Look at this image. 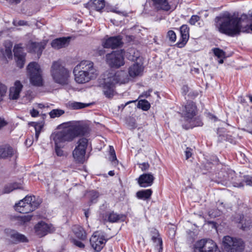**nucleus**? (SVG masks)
<instances>
[{
	"mask_svg": "<svg viewBox=\"0 0 252 252\" xmlns=\"http://www.w3.org/2000/svg\"><path fill=\"white\" fill-rule=\"evenodd\" d=\"M216 27L220 33L230 37L239 35L241 32L249 33L251 32L250 24L242 26V17H239L228 12L215 18Z\"/></svg>",
	"mask_w": 252,
	"mask_h": 252,
	"instance_id": "1",
	"label": "nucleus"
},
{
	"mask_svg": "<svg viewBox=\"0 0 252 252\" xmlns=\"http://www.w3.org/2000/svg\"><path fill=\"white\" fill-rule=\"evenodd\" d=\"M74 79L78 84H84L96 78V70L94 64L89 61H82L74 68Z\"/></svg>",
	"mask_w": 252,
	"mask_h": 252,
	"instance_id": "2",
	"label": "nucleus"
},
{
	"mask_svg": "<svg viewBox=\"0 0 252 252\" xmlns=\"http://www.w3.org/2000/svg\"><path fill=\"white\" fill-rule=\"evenodd\" d=\"M50 73L55 83L62 86L68 84L71 77V70L67 68L61 60L52 63Z\"/></svg>",
	"mask_w": 252,
	"mask_h": 252,
	"instance_id": "3",
	"label": "nucleus"
},
{
	"mask_svg": "<svg viewBox=\"0 0 252 252\" xmlns=\"http://www.w3.org/2000/svg\"><path fill=\"white\" fill-rule=\"evenodd\" d=\"M124 77L123 71H117L115 72H109L107 77L103 79V83L100 86L104 95L109 98H112L114 95L115 85L122 83Z\"/></svg>",
	"mask_w": 252,
	"mask_h": 252,
	"instance_id": "4",
	"label": "nucleus"
},
{
	"mask_svg": "<svg viewBox=\"0 0 252 252\" xmlns=\"http://www.w3.org/2000/svg\"><path fill=\"white\" fill-rule=\"evenodd\" d=\"M40 205L34 195H27L14 205L15 210L22 214H27L34 211Z\"/></svg>",
	"mask_w": 252,
	"mask_h": 252,
	"instance_id": "5",
	"label": "nucleus"
},
{
	"mask_svg": "<svg viewBox=\"0 0 252 252\" xmlns=\"http://www.w3.org/2000/svg\"><path fill=\"white\" fill-rule=\"evenodd\" d=\"M27 69L31 84L35 86H42L43 79L41 75L42 71L39 65L34 62L30 63L28 64Z\"/></svg>",
	"mask_w": 252,
	"mask_h": 252,
	"instance_id": "6",
	"label": "nucleus"
},
{
	"mask_svg": "<svg viewBox=\"0 0 252 252\" xmlns=\"http://www.w3.org/2000/svg\"><path fill=\"white\" fill-rule=\"evenodd\" d=\"M88 146V139L82 137L77 142V145L72 152V156L75 161L77 163L83 164L86 161L85 155Z\"/></svg>",
	"mask_w": 252,
	"mask_h": 252,
	"instance_id": "7",
	"label": "nucleus"
},
{
	"mask_svg": "<svg viewBox=\"0 0 252 252\" xmlns=\"http://www.w3.org/2000/svg\"><path fill=\"white\" fill-rule=\"evenodd\" d=\"M223 243L227 252H242L244 250V242L240 238L226 236L223 237Z\"/></svg>",
	"mask_w": 252,
	"mask_h": 252,
	"instance_id": "8",
	"label": "nucleus"
},
{
	"mask_svg": "<svg viewBox=\"0 0 252 252\" xmlns=\"http://www.w3.org/2000/svg\"><path fill=\"white\" fill-rule=\"evenodd\" d=\"M180 110L182 117L187 121L193 119L197 116L198 110L195 102L188 100L182 105Z\"/></svg>",
	"mask_w": 252,
	"mask_h": 252,
	"instance_id": "9",
	"label": "nucleus"
},
{
	"mask_svg": "<svg viewBox=\"0 0 252 252\" xmlns=\"http://www.w3.org/2000/svg\"><path fill=\"white\" fill-rule=\"evenodd\" d=\"M106 62L111 68H119L125 64L124 56L123 52L114 51L106 55Z\"/></svg>",
	"mask_w": 252,
	"mask_h": 252,
	"instance_id": "10",
	"label": "nucleus"
},
{
	"mask_svg": "<svg viewBox=\"0 0 252 252\" xmlns=\"http://www.w3.org/2000/svg\"><path fill=\"white\" fill-rule=\"evenodd\" d=\"M232 221L237 224V227L243 231L252 229V219L245 217L243 213H236L232 217Z\"/></svg>",
	"mask_w": 252,
	"mask_h": 252,
	"instance_id": "11",
	"label": "nucleus"
},
{
	"mask_svg": "<svg viewBox=\"0 0 252 252\" xmlns=\"http://www.w3.org/2000/svg\"><path fill=\"white\" fill-rule=\"evenodd\" d=\"M107 241L103 233L98 231L94 232L90 240L91 246L97 252L101 251Z\"/></svg>",
	"mask_w": 252,
	"mask_h": 252,
	"instance_id": "12",
	"label": "nucleus"
},
{
	"mask_svg": "<svg viewBox=\"0 0 252 252\" xmlns=\"http://www.w3.org/2000/svg\"><path fill=\"white\" fill-rule=\"evenodd\" d=\"M196 249L199 252H217L218 247L216 243L211 239H201L198 241Z\"/></svg>",
	"mask_w": 252,
	"mask_h": 252,
	"instance_id": "13",
	"label": "nucleus"
},
{
	"mask_svg": "<svg viewBox=\"0 0 252 252\" xmlns=\"http://www.w3.org/2000/svg\"><path fill=\"white\" fill-rule=\"evenodd\" d=\"M35 233L39 237H42L48 233H53L55 231V227L51 223H47L41 220L34 226Z\"/></svg>",
	"mask_w": 252,
	"mask_h": 252,
	"instance_id": "14",
	"label": "nucleus"
},
{
	"mask_svg": "<svg viewBox=\"0 0 252 252\" xmlns=\"http://www.w3.org/2000/svg\"><path fill=\"white\" fill-rule=\"evenodd\" d=\"M5 233L8 237V240L9 244L16 245L29 242V239L25 235L20 233L15 230L8 229Z\"/></svg>",
	"mask_w": 252,
	"mask_h": 252,
	"instance_id": "15",
	"label": "nucleus"
},
{
	"mask_svg": "<svg viewBox=\"0 0 252 252\" xmlns=\"http://www.w3.org/2000/svg\"><path fill=\"white\" fill-rule=\"evenodd\" d=\"M53 139L55 144H63L64 146L66 142H71L74 140L68 128L57 132Z\"/></svg>",
	"mask_w": 252,
	"mask_h": 252,
	"instance_id": "16",
	"label": "nucleus"
},
{
	"mask_svg": "<svg viewBox=\"0 0 252 252\" xmlns=\"http://www.w3.org/2000/svg\"><path fill=\"white\" fill-rule=\"evenodd\" d=\"M102 44L104 48L115 49L121 47L124 43L122 36L117 35L104 39Z\"/></svg>",
	"mask_w": 252,
	"mask_h": 252,
	"instance_id": "17",
	"label": "nucleus"
},
{
	"mask_svg": "<svg viewBox=\"0 0 252 252\" xmlns=\"http://www.w3.org/2000/svg\"><path fill=\"white\" fill-rule=\"evenodd\" d=\"M22 44H15L13 48L14 56L15 59L17 66L20 68L24 67L25 61L26 54L24 52Z\"/></svg>",
	"mask_w": 252,
	"mask_h": 252,
	"instance_id": "18",
	"label": "nucleus"
},
{
	"mask_svg": "<svg viewBox=\"0 0 252 252\" xmlns=\"http://www.w3.org/2000/svg\"><path fill=\"white\" fill-rule=\"evenodd\" d=\"M68 129L73 139L78 136H84L89 133L88 126L81 125L78 122H76L74 124L70 126Z\"/></svg>",
	"mask_w": 252,
	"mask_h": 252,
	"instance_id": "19",
	"label": "nucleus"
},
{
	"mask_svg": "<svg viewBox=\"0 0 252 252\" xmlns=\"http://www.w3.org/2000/svg\"><path fill=\"white\" fill-rule=\"evenodd\" d=\"M189 27L187 24L182 25L179 28L180 37L175 45L180 48L184 47L187 43L189 38Z\"/></svg>",
	"mask_w": 252,
	"mask_h": 252,
	"instance_id": "20",
	"label": "nucleus"
},
{
	"mask_svg": "<svg viewBox=\"0 0 252 252\" xmlns=\"http://www.w3.org/2000/svg\"><path fill=\"white\" fill-rule=\"evenodd\" d=\"M218 177L221 182H232L236 177V173L231 169L222 168L219 172Z\"/></svg>",
	"mask_w": 252,
	"mask_h": 252,
	"instance_id": "21",
	"label": "nucleus"
},
{
	"mask_svg": "<svg viewBox=\"0 0 252 252\" xmlns=\"http://www.w3.org/2000/svg\"><path fill=\"white\" fill-rule=\"evenodd\" d=\"M102 220L105 222L114 223L121 220L124 221L126 218V216L124 214H118L115 213L113 211H106L101 214Z\"/></svg>",
	"mask_w": 252,
	"mask_h": 252,
	"instance_id": "22",
	"label": "nucleus"
},
{
	"mask_svg": "<svg viewBox=\"0 0 252 252\" xmlns=\"http://www.w3.org/2000/svg\"><path fill=\"white\" fill-rule=\"evenodd\" d=\"M155 180V177L151 173H143L137 179L139 186L141 188L151 186Z\"/></svg>",
	"mask_w": 252,
	"mask_h": 252,
	"instance_id": "23",
	"label": "nucleus"
},
{
	"mask_svg": "<svg viewBox=\"0 0 252 252\" xmlns=\"http://www.w3.org/2000/svg\"><path fill=\"white\" fill-rule=\"evenodd\" d=\"M16 154V151L8 144L0 146V158L8 159L11 158Z\"/></svg>",
	"mask_w": 252,
	"mask_h": 252,
	"instance_id": "24",
	"label": "nucleus"
},
{
	"mask_svg": "<svg viewBox=\"0 0 252 252\" xmlns=\"http://www.w3.org/2000/svg\"><path fill=\"white\" fill-rule=\"evenodd\" d=\"M151 1L157 11H168L171 9L168 0H151Z\"/></svg>",
	"mask_w": 252,
	"mask_h": 252,
	"instance_id": "25",
	"label": "nucleus"
},
{
	"mask_svg": "<svg viewBox=\"0 0 252 252\" xmlns=\"http://www.w3.org/2000/svg\"><path fill=\"white\" fill-rule=\"evenodd\" d=\"M84 5L88 9H93L101 12L105 7V1L104 0H91L90 1L85 3Z\"/></svg>",
	"mask_w": 252,
	"mask_h": 252,
	"instance_id": "26",
	"label": "nucleus"
},
{
	"mask_svg": "<svg viewBox=\"0 0 252 252\" xmlns=\"http://www.w3.org/2000/svg\"><path fill=\"white\" fill-rule=\"evenodd\" d=\"M45 47V44L43 42H31L28 46L29 52L36 53L38 56H41Z\"/></svg>",
	"mask_w": 252,
	"mask_h": 252,
	"instance_id": "27",
	"label": "nucleus"
},
{
	"mask_svg": "<svg viewBox=\"0 0 252 252\" xmlns=\"http://www.w3.org/2000/svg\"><path fill=\"white\" fill-rule=\"evenodd\" d=\"M12 45L10 44L8 46H5L4 49L3 48L0 49V61L3 63H7L8 59H12Z\"/></svg>",
	"mask_w": 252,
	"mask_h": 252,
	"instance_id": "28",
	"label": "nucleus"
},
{
	"mask_svg": "<svg viewBox=\"0 0 252 252\" xmlns=\"http://www.w3.org/2000/svg\"><path fill=\"white\" fill-rule=\"evenodd\" d=\"M23 86L20 81H16L14 86L10 88L9 97L10 99L15 100L19 97L20 93L21 92Z\"/></svg>",
	"mask_w": 252,
	"mask_h": 252,
	"instance_id": "29",
	"label": "nucleus"
},
{
	"mask_svg": "<svg viewBox=\"0 0 252 252\" xmlns=\"http://www.w3.org/2000/svg\"><path fill=\"white\" fill-rule=\"evenodd\" d=\"M70 37H63L54 39L51 42V46L54 49H59L67 46L70 41Z\"/></svg>",
	"mask_w": 252,
	"mask_h": 252,
	"instance_id": "30",
	"label": "nucleus"
},
{
	"mask_svg": "<svg viewBox=\"0 0 252 252\" xmlns=\"http://www.w3.org/2000/svg\"><path fill=\"white\" fill-rule=\"evenodd\" d=\"M144 66L142 64L135 63L128 68L129 75L131 77H135L140 75L143 71Z\"/></svg>",
	"mask_w": 252,
	"mask_h": 252,
	"instance_id": "31",
	"label": "nucleus"
},
{
	"mask_svg": "<svg viewBox=\"0 0 252 252\" xmlns=\"http://www.w3.org/2000/svg\"><path fill=\"white\" fill-rule=\"evenodd\" d=\"M187 124H184L182 125V127L186 130L190 128H192L196 126H202L203 125L200 117L195 116L193 119L191 121H187Z\"/></svg>",
	"mask_w": 252,
	"mask_h": 252,
	"instance_id": "32",
	"label": "nucleus"
},
{
	"mask_svg": "<svg viewBox=\"0 0 252 252\" xmlns=\"http://www.w3.org/2000/svg\"><path fill=\"white\" fill-rule=\"evenodd\" d=\"M218 141L220 143L228 141L230 143H233L235 142L234 137L232 135L225 132L222 128L218 129Z\"/></svg>",
	"mask_w": 252,
	"mask_h": 252,
	"instance_id": "33",
	"label": "nucleus"
},
{
	"mask_svg": "<svg viewBox=\"0 0 252 252\" xmlns=\"http://www.w3.org/2000/svg\"><path fill=\"white\" fill-rule=\"evenodd\" d=\"M72 230L74 235L79 240L84 241L87 238V233L84 228L79 225H74Z\"/></svg>",
	"mask_w": 252,
	"mask_h": 252,
	"instance_id": "34",
	"label": "nucleus"
},
{
	"mask_svg": "<svg viewBox=\"0 0 252 252\" xmlns=\"http://www.w3.org/2000/svg\"><path fill=\"white\" fill-rule=\"evenodd\" d=\"M153 192L151 189H142L136 192V196L139 199L148 200L151 199Z\"/></svg>",
	"mask_w": 252,
	"mask_h": 252,
	"instance_id": "35",
	"label": "nucleus"
},
{
	"mask_svg": "<svg viewBox=\"0 0 252 252\" xmlns=\"http://www.w3.org/2000/svg\"><path fill=\"white\" fill-rule=\"evenodd\" d=\"M29 125L34 127L35 129V138L36 141H37L39 135L42 130L44 127V124L41 122H32L29 123Z\"/></svg>",
	"mask_w": 252,
	"mask_h": 252,
	"instance_id": "36",
	"label": "nucleus"
},
{
	"mask_svg": "<svg viewBox=\"0 0 252 252\" xmlns=\"http://www.w3.org/2000/svg\"><path fill=\"white\" fill-rule=\"evenodd\" d=\"M22 186L21 183L14 182L6 185L3 189L4 193H9L14 189H21Z\"/></svg>",
	"mask_w": 252,
	"mask_h": 252,
	"instance_id": "37",
	"label": "nucleus"
},
{
	"mask_svg": "<svg viewBox=\"0 0 252 252\" xmlns=\"http://www.w3.org/2000/svg\"><path fill=\"white\" fill-rule=\"evenodd\" d=\"M153 243L154 244V246L155 249H156L158 252H163V242L161 237H158L156 238V239H151Z\"/></svg>",
	"mask_w": 252,
	"mask_h": 252,
	"instance_id": "38",
	"label": "nucleus"
},
{
	"mask_svg": "<svg viewBox=\"0 0 252 252\" xmlns=\"http://www.w3.org/2000/svg\"><path fill=\"white\" fill-rule=\"evenodd\" d=\"M137 107L146 111L150 109L151 104L146 99H141L138 102Z\"/></svg>",
	"mask_w": 252,
	"mask_h": 252,
	"instance_id": "39",
	"label": "nucleus"
},
{
	"mask_svg": "<svg viewBox=\"0 0 252 252\" xmlns=\"http://www.w3.org/2000/svg\"><path fill=\"white\" fill-rule=\"evenodd\" d=\"M213 53L215 56L218 58H225V52L219 48H214L213 49Z\"/></svg>",
	"mask_w": 252,
	"mask_h": 252,
	"instance_id": "40",
	"label": "nucleus"
},
{
	"mask_svg": "<svg viewBox=\"0 0 252 252\" xmlns=\"http://www.w3.org/2000/svg\"><path fill=\"white\" fill-rule=\"evenodd\" d=\"M64 113V111L61 109H53L49 113L50 116L52 118L59 117Z\"/></svg>",
	"mask_w": 252,
	"mask_h": 252,
	"instance_id": "41",
	"label": "nucleus"
},
{
	"mask_svg": "<svg viewBox=\"0 0 252 252\" xmlns=\"http://www.w3.org/2000/svg\"><path fill=\"white\" fill-rule=\"evenodd\" d=\"M88 104L78 102H74L71 103V106L73 109L77 110L86 107Z\"/></svg>",
	"mask_w": 252,
	"mask_h": 252,
	"instance_id": "42",
	"label": "nucleus"
},
{
	"mask_svg": "<svg viewBox=\"0 0 252 252\" xmlns=\"http://www.w3.org/2000/svg\"><path fill=\"white\" fill-rule=\"evenodd\" d=\"M166 37L168 38L169 40L172 42H174L176 40L177 36L176 33L172 30L168 31Z\"/></svg>",
	"mask_w": 252,
	"mask_h": 252,
	"instance_id": "43",
	"label": "nucleus"
},
{
	"mask_svg": "<svg viewBox=\"0 0 252 252\" xmlns=\"http://www.w3.org/2000/svg\"><path fill=\"white\" fill-rule=\"evenodd\" d=\"M55 153L56 155L58 157H62L63 156V151L62 149L64 147V145H63V144H55Z\"/></svg>",
	"mask_w": 252,
	"mask_h": 252,
	"instance_id": "44",
	"label": "nucleus"
},
{
	"mask_svg": "<svg viewBox=\"0 0 252 252\" xmlns=\"http://www.w3.org/2000/svg\"><path fill=\"white\" fill-rule=\"evenodd\" d=\"M7 91V87L0 82V102L3 100V97L5 95Z\"/></svg>",
	"mask_w": 252,
	"mask_h": 252,
	"instance_id": "45",
	"label": "nucleus"
},
{
	"mask_svg": "<svg viewBox=\"0 0 252 252\" xmlns=\"http://www.w3.org/2000/svg\"><path fill=\"white\" fill-rule=\"evenodd\" d=\"M201 19V17L197 15H192L189 20V23L192 26L195 25L196 23L199 21Z\"/></svg>",
	"mask_w": 252,
	"mask_h": 252,
	"instance_id": "46",
	"label": "nucleus"
},
{
	"mask_svg": "<svg viewBox=\"0 0 252 252\" xmlns=\"http://www.w3.org/2000/svg\"><path fill=\"white\" fill-rule=\"evenodd\" d=\"M32 215H27L22 217H19L18 218V220L20 221L21 223H25L26 222H29L32 219Z\"/></svg>",
	"mask_w": 252,
	"mask_h": 252,
	"instance_id": "47",
	"label": "nucleus"
},
{
	"mask_svg": "<svg viewBox=\"0 0 252 252\" xmlns=\"http://www.w3.org/2000/svg\"><path fill=\"white\" fill-rule=\"evenodd\" d=\"M150 234L151 236V239H156V238L160 237V234L158 231L155 228H152L150 231Z\"/></svg>",
	"mask_w": 252,
	"mask_h": 252,
	"instance_id": "48",
	"label": "nucleus"
},
{
	"mask_svg": "<svg viewBox=\"0 0 252 252\" xmlns=\"http://www.w3.org/2000/svg\"><path fill=\"white\" fill-rule=\"evenodd\" d=\"M71 242L74 245L80 248L83 249L85 248V246L82 242L75 239H73Z\"/></svg>",
	"mask_w": 252,
	"mask_h": 252,
	"instance_id": "49",
	"label": "nucleus"
},
{
	"mask_svg": "<svg viewBox=\"0 0 252 252\" xmlns=\"http://www.w3.org/2000/svg\"><path fill=\"white\" fill-rule=\"evenodd\" d=\"M182 94L183 95L185 96L189 92V88L187 85H184L181 88Z\"/></svg>",
	"mask_w": 252,
	"mask_h": 252,
	"instance_id": "50",
	"label": "nucleus"
},
{
	"mask_svg": "<svg viewBox=\"0 0 252 252\" xmlns=\"http://www.w3.org/2000/svg\"><path fill=\"white\" fill-rule=\"evenodd\" d=\"M244 182L247 185L252 186V177L246 176L244 177Z\"/></svg>",
	"mask_w": 252,
	"mask_h": 252,
	"instance_id": "51",
	"label": "nucleus"
},
{
	"mask_svg": "<svg viewBox=\"0 0 252 252\" xmlns=\"http://www.w3.org/2000/svg\"><path fill=\"white\" fill-rule=\"evenodd\" d=\"M198 94V92L197 91H191L188 94V96L190 98L194 99Z\"/></svg>",
	"mask_w": 252,
	"mask_h": 252,
	"instance_id": "52",
	"label": "nucleus"
},
{
	"mask_svg": "<svg viewBox=\"0 0 252 252\" xmlns=\"http://www.w3.org/2000/svg\"><path fill=\"white\" fill-rule=\"evenodd\" d=\"M192 149L190 148L187 147L185 151L186 159H188L192 156Z\"/></svg>",
	"mask_w": 252,
	"mask_h": 252,
	"instance_id": "53",
	"label": "nucleus"
},
{
	"mask_svg": "<svg viewBox=\"0 0 252 252\" xmlns=\"http://www.w3.org/2000/svg\"><path fill=\"white\" fill-rule=\"evenodd\" d=\"M150 165L148 162H143L140 164L139 167L141 168L142 171H145L149 169Z\"/></svg>",
	"mask_w": 252,
	"mask_h": 252,
	"instance_id": "54",
	"label": "nucleus"
},
{
	"mask_svg": "<svg viewBox=\"0 0 252 252\" xmlns=\"http://www.w3.org/2000/svg\"><path fill=\"white\" fill-rule=\"evenodd\" d=\"M30 113L31 116L33 118L37 117L39 115L38 111L34 108H32L30 110Z\"/></svg>",
	"mask_w": 252,
	"mask_h": 252,
	"instance_id": "55",
	"label": "nucleus"
},
{
	"mask_svg": "<svg viewBox=\"0 0 252 252\" xmlns=\"http://www.w3.org/2000/svg\"><path fill=\"white\" fill-rule=\"evenodd\" d=\"M153 90L152 89H149L148 91L144 92L142 94L139 96V97H148L150 96L151 93L152 92Z\"/></svg>",
	"mask_w": 252,
	"mask_h": 252,
	"instance_id": "56",
	"label": "nucleus"
},
{
	"mask_svg": "<svg viewBox=\"0 0 252 252\" xmlns=\"http://www.w3.org/2000/svg\"><path fill=\"white\" fill-rule=\"evenodd\" d=\"M8 123L3 119L0 117V129L6 126Z\"/></svg>",
	"mask_w": 252,
	"mask_h": 252,
	"instance_id": "57",
	"label": "nucleus"
},
{
	"mask_svg": "<svg viewBox=\"0 0 252 252\" xmlns=\"http://www.w3.org/2000/svg\"><path fill=\"white\" fill-rule=\"evenodd\" d=\"M110 156L111 157V161H114L117 160V157L114 149L110 151Z\"/></svg>",
	"mask_w": 252,
	"mask_h": 252,
	"instance_id": "58",
	"label": "nucleus"
},
{
	"mask_svg": "<svg viewBox=\"0 0 252 252\" xmlns=\"http://www.w3.org/2000/svg\"><path fill=\"white\" fill-rule=\"evenodd\" d=\"M13 24L15 26H25L28 25V22L24 20H19L17 24L16 25L15 22H13Z\"/></svg>",
	"mask_w": 252,
	"mask_h": 252,
	"instance_id": "59",
	"label": "nucleus"
},
{
	"mask_svg": "<svg viewBox=\"0 0 252 252\" xmlns=\"http://www.w3.org/2000/svg\"><path fill=\"white\" fill-rule=\"evenodd\" d=\"M104 48L103 47V48L98 49L97 50L96 53L99 56H101L105 54V50Z\"/></svg>",
	"mask_w": 252,
	"mask_h": 252,
	"instance_id": "60",
	"label": "nucleus"
},
{
	"mask_svg": "<svg viewBox=\"0 0 252 252\" xmlns=\"http://www.w3.org/2000/svg\"><path fill=\"white\" fill-rule=\"evenodd\" d=\"M137 100H130V101H127V102H126L124 105L122 104V106L123 107V108H124L125 106H126L127 105L130 104V103H134V102H136L137 101Z\"/></svg>",
	"mask_w": 252,
	"mask_h": 252,
	"instance_id": "61",
	"label": "nucleus"
},
{
	"mask_svg": "<svg viewBox=\"0 0 252 252\" xmlns=\"http://www.w3.org/2000/svg\"><path fill=\"white\" fill-rule=\"evenodd\" d=\"M84 214H85V216L86 218V220H88L89 216V214H90L89 209L85 210Z\"/></svg>",
	"mask_w": 252,
	"mask_h": 252,
	"instance_id": "62",
	"label": "nucleus"
},
{
	"mask_svg": "<svg viewBox=\"0 0 252 252\" xmlns=\"http://www.w3.org/2000/svg\"><path fill=\"white\" fill-rule=\"evenodd\" d=\"M91 192H92V193L93 194V197H94L95 198L98 197V193L97 191H93Z\"/></svg>",
	"mask_w": 252,
	"mask_h": 252,
	"instance_id": "63",
	"label": "nucleus"
},
{
	"mask_svg": "<svg viewBox=\"0 0 252 252\" xmlns=\"http://www.w3.org/2000/svg\"><path fill=\"white\" fill-rule=\"evenodd\" d=\"M108 175L110 176H113L115 175L114 170H111L108 172Z\"/></svg>",
	"mask_w": 252,
	"mask_h": 252,
	"instance_id": "64",
	"label": "nucleus"
}]
</instances>
